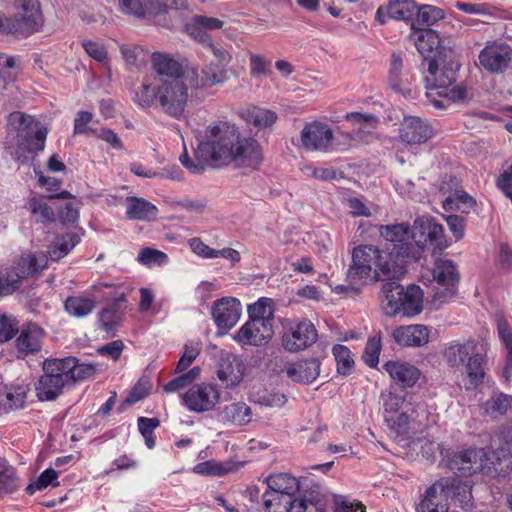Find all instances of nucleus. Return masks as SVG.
<instances>
[{"instance_id":"obj_1","label":"nucleus","mask_w":512,"mask_h":512,"mask_svg":"<svg viewBox=\"0 0 512 512\" xmlns=\"http://www.w3.org/2000/svg\"><path fill=\"white\" fill-rule=\"evenodd\" d=\"M426 65V96L434 107L443 109L451 103H464L470 98L465 87L450 88L456 81V73L460 67L451 48H442Z\"/></svg>"},{"instance_id":"obj_2","label":"nucleus","mask_w":512,"mask_h":512,"mask_svg":"<svg viewBox=\"0 0 512 512\" xmlns=\"http://www.w3.org/2000/svg\"><path fill=\"white\" fill-rule=\"evenodd\" d=\"M511 465L510 456L504 450L470 448L456 452L449 460V467L461 476L483 473L496 476L505 473Z\"/></svg>"},{"instance_id":"obj_3","label":"nucleus","mask_w":512,"mask_h":512,"mask_svg":"<svg viewBox=\"0 0 512 512\" xmlns=\"http://www.w3.org/2000/svg\"><path fill=\"white\" fill-rule=\"evenodd\" d=\"M239 134L236 124L226 120L214 121L204 130V139L198 144V154L204 160H211L215 167L227 165Z\"/></svg>"},{"instance_id":"obj_4","label":"nucleus","mask_w":512,"mask_h":512,"mask_svg":"<svg viewBox=\"0 0 512 512\" xmlns=\"http://www.w3.org/2000/svg\"><path fill=\"white\" fill-rule=\"evenodd\" d=\"M381 261V250L373 245H359L352 251V264L349 266L346 280L350 286L338 285L335 292L349 289L356 291L368 281H374V274Z\"/></svg>"},{"instance_id":"obj_5","label":"nucleus","mask_w":512,"mask_h":512,"mask_svg":"<svg viewBox=\"0 0 512 512\" xmlns=\"http://www.w3.org/2000/svg\"><path fill=\"white\" fill-rule=\"evenodd\" d=\"M8 124L17 133V160H21L26 152L37 153L44 149L47 129L39 127V123L32 116L15 111L8 116Z\"/></svg>"},{"instance_id":"obj_6","label":"nucleus","mask_w":512,"mask_h":512,"mask_svg":"<svg viewBox=\"0 0 512 512\" xmlns=\"http://www.w3.org/2000/svg\"><path fill=\"white\" fill-rule=\"evenodd\" d=\"M422 279L428 283H436L439 290L433 296L434 304H442L452 299L459 283V273L456 264L445 258H437L430 269L422 273Z\"/></svg>"},{"instance_id":"obj_7","label":"nucleus","mask_w":512,"mask_h":512,"mask_svg":"<svg viewBox=\"0 0 512 512\" xmlns=\"http://www.w3.org/2000/svg\"><path fill=\"white\" fill-rule=\"evenodd\" d=\"M42 20L38 0H20L18 16H0V33L28 36L39 29Z\"/></svg>"},{"instance_id":"obj_8","label":"nucleus","mask_w":512,"mask_h":512,"mask_svg":"<svg viewBox=\"0 0 512 512\" xmlns=\"http://www.w3.org/2000/svg\"><path fill=\"white\" fill-rule=\"evenodd\" d=\"M189 99L188 86L184 79H168L158 83V103L162 111L179 119Z\"/></svg>"},{"instance_id":"obj_9","label":"nucleus","mask_w":512,"mask_h":512,"mask_svg":"<svg viewBox=\"0 0 512 512\" xmlns=\"http://www.w3.org/2000/svg\"><path fill=\"white\" fill-rule=\"evenodd\" d=\"M411 238L420 250L433 247L441 252L449 246L443 226L432 217H417L411 228Z\"/></svg>"},{"instance_id":"obj_10","label":"nucleus","mask_w":512,"mask_h":512,"mask_svg":"<svg viewBox=\"0 0 512 512\" xmlns=\"http://www.w3.org/2000/svg\"><path fill=\"white\" fill-rule=\"evenodd\" d=\"M43 372L35 384L36 395L41 401L55 400L68 383L60 359L45 360Z\"/></svg>"},{"instance_id":"obj_11","label":"nucleus","mask_w":512,"mask_h":512,"mask_svg":"<svg viewBox=\"0 0 512 512\" xmlns=\"http://www.w3.org/2000/svg\"><path fill=\"white\" fill-rule=\"evenodd\" d=\"M221 399V392L215 384L192 385L183 395V405L191 412L205 413L214 410Z\"/></svg>"},{"instance_id":"obj_12","label":"nucleus","mask_w":512,"mask_h":512,"mask_svg":"<svg viewBox=\"0 0 512 512\" xmlns=\"http://www.w3.org/2000/svg\"><path fill=\"white\" fill-rule=\"evenodd\" d=\"M318 333L314 324L306 319L289 321L282 335V345L290 352L305 350L317 341Z\"/></svg>"},{"instance_id":"obj_13","label":"nucleus","mask_w":512,"mask_h":512,"mask_svg":"<svg viewBox=\"0 0 512 512\" xmlns=\"http://www.w3.org/2000/svg\"><path fill=\"white\" fill-rule=\"evenodd\" d=\"M332 128L321 121L306 123L300 132V146L309 152L327 153L333 149Z\"/></svg>"},{"instance_id":"obj_14","label":"nucleus","mask_w":512,"mask_h":512,"mask_svg":"<svg viewBox=\"0 0 512 512\" xmlns=\"http://www.w3.org/2000/svg\"><path fill=\"white\" fill-rule=\"evenodd\" d=\"M427 410L421 404L408 405L406 409L384 416L389 430L396 435L407 434L410 429L424 426L427 421Z\"/></svg>"},{"instance_id":"obj_15","label":"nucleus","mask_w":512,"mask_h":512,"mask_svg":"<svg viewBox=\"0 0 512 512\" xmlns=\"http://www.w3.org/2000/svg\"><path fill=\"white\" fill-rule=\"evenodd\" d=\"M230 154L227 165L235 163L240 167L257 168L264 159L261 144L254 137H245L241 133Z\"/></svg>"},{"instance_id":"obj_16","label":"nucleus","mask_w":512,"mask_h":512,"mask_svg":"<svg viewBox=\"0 0 512 512\" xmlns=\"http://www.w3.org/2000/svg\"><path fill=\"white\" fill-rule=\"evenodd\" d=\"M263 504L267 512H322L313 501L296 499L269 490L263 495Z\"/></svg>"},{"instance_id":"obj_17","label":"nucleus","mask_w":512,"mask_h":512,"mask_svg":"<svg viewBox=\"0 0 512 512\" xmlns=\"http://www.w3.org/2000/svg\"><path fill=\"white\" fill-rule=\"evenodd\" d=\"M479 63L491 73L504 72L512 60V48L504 42L488 43L479 53Z\"/></svg>"},{"instance_id":"obj_18","label":"nucleus","mask_w":512,"mask_h":512,"mask_svg":"<svg viewBox=\"0 0 512 512\" xmlns=\"http://www.w3.org/2000/svg\"><path fill=\"white\" fill-rule=\"evenodd\" d=\"M378 231L380 237L393 244V251L400 252V255H404V257H419V251L408 241L411 237V229L408 224L381 225Z\"/></svg>"},{"instance_id":"obj_19","label":"nucleus","mask_w":512,"mask_h":512,"mask_svg":"<svg viewBox=\"0 0 512 512\" xmlns=\"http://www.w3.org/2000/svg\"><path fill=\"white\" fill-rule=\"evenodd\" d=\"M418 258L404 257L400 252L391 250L389 253L381 251V261L374 274V281L400 279L407 272V265Z\"/></svg>"},{"instance_id":"obj_20","label":"nucleus","mask_w":512,"mask_h":512,"mask_svg":"<svg viewBox=\"0 0 512 512\" xmlns=\"http://www.w3.org/2000/svg\"><path fill=\"white\" fill-rule=\"evenodd\" d=\"M273 335V323L249 319L236 332L234 339L243 345L262 346L267 344Z\"/></svg>"},{"instance_id":"obj_21","label":"nucleus","mask_w":512,"mask_h":512,"mask_svg":"<svg viewBox=\"0 0 512 512\" xmlns=\"http://www.w3.org/2000/svg\"><path fill=\"white\" fill-rule=\"evenodd\" d=\"M433 135L430 124L416 116L404 117L399 125V139L408 145L425 143Z\"/></svg>"},{"instance_id":"obj_22","label":"nucleus","mask_w":512,"mask_h":512,"mask_svg":"<svg viewBox=\"0 0 512 512\" xmlns=\"http://www.w3.org/2000/svg\"><path fill=\"white\" fill-rule=\"evenodd\" d=\"M48 263L45 254L25 253L15 262L11 271H4L9 274V280H14V290L18 288L19 280L33 276L42 271Z\"/></svg>"},{"instance_id":"obj_23","label":"nucleus","mask_w":512,"mask_h":512,"mask_svg":"<svg viewBox=\"0 0 512 512\" xmlns=\"http://www.w3.org/2000/svg\"><path fill=\"white\" fill-rule=\"evenodd\" d=\"M245 366L242 360L233 354L221 356L216 370V376L224 388L233 389L243 380Z\"/></svg>"},{"instance_id":"obj_24","label":"nucleus","mask_w":512,"mask_h":512,"mask_svg":"<svg viewBox=\"0 0 512 512\" xmlns=\"http://www.w3.org/2000/svg\"><path fill=\"white\" fill-rule=\"evenodd\" d=\"M449 486L448 480H437L425 492L417 506V512H447Z\"/></svg>"},{"instance_id":"obj_25","label":"nucleus","mask_w":512,"mask_h":512,"mask_svg":"<svg viewBox=\"0 0 512 512\" xmlns=\"http://www.w3.org/2000/svg\"><path fill=\"white\" fill-rule=\"evenodd\" d=\"M187 79L192 88L204 89L224 83L228 79V72L226 67L212 61L201 70V74L197 68H193L187 73Z\"/></svg>"},{"instance_id":"obj_26","label":"nucleus","mask_w":512,"mask_h":512,"mask_svg":"<svg viewBox=\"0 0 512 512\" xmlns=\"http://www.w3.org/2000/svg\"><path fill=\"white\" fill-rule=\"evenodd\" d=\"M241 315V304L233 297L217 300L212 307V317L219 328L230 329L236 325Z\"/></svg>"},{"instance_id":"obj_27","label":"nucleus","mask_w":512,"mask_h":512,"mask_svg":"<svg viewBox=\"0 0 512 512\" xmlns=\"http://www.w3.org/2000/svg\"><path fill=\"white\" fill-rule=\"evenodd\" d=\"M152 68L157 74L156 81L160 83L168 79H187L185 69L179 61L169 54L155 52L152 55Z\"/></svg>"},{"instance_id":"obj_28","label":"nucleus","mask_w":512,"mask_h":512,"mask_svg":"<svg viewBox=\"0 0 512 512\" xmlns=\"http://www.w3.org/2000/svg\"><path fill=\"white\" fill-rule=\"evenodd\" d=\"M383 368L395 383L405 388L413 387L421 376L415 365L405 361H387Z\"/></svg>"},{"instance_id":"obj_29","label":"nucleus","mask_w":512,"mask_h":512,"mask_svg":"<svg viewBox=\"0 0 512 512\" xmlns=\"http://www.w3.org/2000/svg\"><path fill=\"white\" fill-rule=\"evenodd\" d=\"M251 407L244 401H236L222 407L217 413L219 422L227 426L242 427L252 421Z\"/></svg>"},{"instance_id":"obj_30","label":"nucleus","mask_w":512,"mask_h":512,"mask_svg":"<svg viewBox=\"0 0 512 512\" xmlns=\"http://www.w3.org/2000/svg\"><path fill=\"white\" fill-rule=\"evenodd\" d=\"M394 341L404 347H421L429 341V330L421 324L399 326L392 332Z\"/></svg>"},{"instance_id":"obj_31","label":"nucleus","mask_w":512,"mask_h":512,"mask_svg":"<svg viewBox=\"0 0 512 512\" xmlns=\"http://www.w3.org/2000/svg\"><path fill=\"white\" fill-rule=\"evenodd\" d=\"M481 343L473 339H469L465 342L453 341L449 343L444 351L443 358L446 364L450 367H461L463 366L470 356L478 349Z\"/></svg>"},{"instance_id":"obj_32","label":"nucleus","mask_w":512,"mask_h":512,"mask_svg":"<svg viewBox=\"0 0 512 512\" xmlns=\"http://www.w3.org/2000/svg\"><path fill=\"white\" fill-rule=\"evenodd\" d=\"M411 81L409 73L403 70V60L400 54L392 53L388 72V85L404 97L411 96Z\"/></svg>"},{"instance_id":"obj_33","label":"nucleus","mask_w":512,"mask_h":512,"mask_svg":"<svg viewBox=\"0 0 512 512\" xmlns=\"http://www.w3.org/2000/svg\"><path fill=\"white\" fill-rule=\"evenodd\" d=\"M320 373V362L315 359H304L291 363L286 367L287 376L295 382L309 384L313 382Z\"/></svg>"},{"instance_id":"obj_34","label":"nucleus","mask_w":512,"mask_h":512,"mask_svg":"<svg viewBox=\"0 0 512 512\" xmlns=\"http://www.w3.org/2000/svg\"><path fill=\"white\" fill-rule=\"evenodd\" d=\"M238 115L247 124L259 129L270 128L278 120V115L275 111L254 105L241 108L238 111Z\"/></svg>"},{"instance_id":"obj_35","label":"nucleus","mask_w":512,"mask_h":512,"mask_svg":"<svg viewBox=\"0 0 512 512\" xmlns=\"http://www.w3.org/2000/svg\"><path fill=\"white\" fill-rule=\"evenodd\" d=\"M402 288L403 286L395 281L382 285L380 290V307L386 316L394 317L400 314Z\"/></svg>"},{"instance_id":"obj_36","label":"nucleus","mask_w":512,"mask_h":512,"mask_svg":"<svg viewBox=\"0 0 512 512\" xmlns=\"http://www.w3.org/2000/svg\"><path fill=\"white\" fill-rule=\"evenodd\" d=\"M411 38L413 39L418 52L424 57L425 64L428 63L434 55L444 46H441V40L436 31L424 29L415 31Z\"/></svg>"},{"instance_id":"obj_37","label":"nucleus","mask_w":512,"mask_h":512,"mask_svg":"<svg viewBox=\"0 0 512 512\" xmlns=\"http://www.w3.org/2000/svg\"><path fill=\"white\" fill-rule=\"evenodd\" d=\"M487 344L481 343L478 349L465 363L466 375L472 387L476 388L485 378V365L487 363Z\"/></svg>"},{"instance_id":"obj_38","label":"nucleus","mask_w":512,"mask_h":512,"mask_svg":"<svg viewBox=\"0 0 512 512\" xmlns=\"http://www.w3.org/2000/svg\"><path fill=\"white\" fill-rule=\"evenodd\" d=\"M423 309V292L417 285H409L402 288V301L400 314L405 317H414Z\"/></svg>"},{"instance_id":"obj_39","label":"nucleus","mask_w":512,"mask_h":512,"mask_svg":"<svg viewBox=\"0 0 512 512\" xmlns=\"http://www.w3.org/2000/svg\"><path fill=\"white\" fill-rule=\"evenodd\" d=\"M42 336L43 330L39 326L36 324L28 325L21 331L16 340L18 351L25 355L39 351Z\"/></svg>"},{"instance_id":"obj_40","label":"nucleus","mask_w":512,"mask_h":512,"mask_svg":"<svg viewBox=\"0 0 512 512\" xmlns=\"http://www.w3.org/2000/svg\"><path fill=\"white\" fill-rule=\"evenodd\" d=\"M126 215L131 220H153L157 216V208L149 201L138 197L126 198Z\"/></svg>"},{"instance_id":"obj_41","label":"nucleus","mask_w":512,"mask_h":512,"mask_svg":"<svg viewBox=\"0 0 512 512\" xmlns=\"http://www.w3.org/2000/svg\"><path fill=\"white\" fill-rule=\"evenodd\" d=\"M268 490L294 498L300 489L299 480L288 473L270 475L267 479Z\"/></svg>"},{"instance_id":"obj_42","label":"nucleus","mask_w":512,"mask_h":512,"mask_svg":"<svg viewBox=\"0 0 512 512\" xmlns=\"http://www.w3.org/2000/svg\"><path fill=\"white\" fill-rule=\"evenodd\" d=\"M67 381H81L92 377L96 373V367L92 364L78 363L74 357L60 359Z\"/></svg>"},{"instance_id":"obj_43","label":"nucleus","mask_w":512,"mask_h":512,"mask_svg":"<svg viewBox=\"0 0 512 512\" xmlns=\"http://www.w3.org/2000/svg\"><path fill=\"white\" fill-rule=\"evenodd\" d=\"M512 408V396L502 392L494 393L481 405L484 415L497 418L505 415Z\"/></svg>"},{"instance_id":"obj_44","label":"nucleus","mask_w":512,"mask_h":512,"mask_svg":"<svg viewBox=\"0 0 512 512\" xmlns=\"http://www.w3.org/2000/svg\"><path fill=\"white\" fill-rule=\"evenodd\" d=\"M441 480H448L451 484L447 493L448 498L454 499L455 502L463 508L470 506L473 497L471 485L469 483H464L461 480L452 477L441 478Z\"/></svg>"},{"instance_id":"obj_45","label":"nucleus","mask_w":512,"mask_h":512,"mask_svg":"<svg viewBox=\"0 0 512 512\" xmlns=\"http://www.w3.org/2000/svg\"><path fill=\"white\" fill-rule=\"evenodd\" d=\"M121 11L136 18L155 16L154 0H119Z\"/></svg>"},{"instance_id":"obj_46","label":"nucleus","mask_w":512,"mask_h":512,"mask_svg":"<svg viewBox=\"0 0 512 512\" xmlns=\"http://www.w3.org/2000/svg\"><path fill=\"white\" fill-rule=\"evenodd\" d=\"M96 306L94 297L88 295L69 297L65 301L66 311L75 317H85L90 314Z\"/></svg>"},{"instance_id":"obj_47","label":"nucleus","mask_w":512,"mask_h":512,"mask_svg":"<svg viewBox=\"0 0 512 512\" xmlns=\"http://www.w3.org/2000/svg\"><path fill=\"white\" fill-rule=\"evenodd\" d=\"M80 241L75 233H66L56 238L53 245L49 248V256L53 261H58L65 257Z\"/></svg>"},{"instance_id":"obj_48","label":"nucleus","mask_w":512,"mask_h":512,"mask_svg":"<svg viewBox=\"0 0 512 512\" xmlns=\"http://www.w3.org/2000/svg\"><path fill=\"white\" fill-rule=\"evenodd\" d=\"M476 206V200L463 190H455L443 202L445 210H458L469 213Z\"/></svg>"},{"instance_id":"obj_49","label":"nucleus","mask_w":512,"mask_h":512,"mask_svg":"<svg viewBox=\"0 0 512 512\" xmlns=\"http://www.w3.org/2000/svg\"><path fill=\"white\" fill-rule=\"evenodd\" d=\"M250 320H259L272 323L274 318L273 301L270 298L262 297L257 302L248 306Z\"/></svg>"},{"instance_id":"obj_50","label":"nucleus","mask_w":512,"mask_h":512,"mask_svg":"<svg viewBox=\"0 0 512 512\" xmlns=\"http://www.w3.org/2000/svg\"><path fill=\"white\" fill-rule=\"evenodd\" d=\"M388 11L391 19L407 21L416 15L417 5L414 0H392Z\"/></svg>"},{"instance_id":"obj_51","label":"nucleus","mask_w":512,"mask_h":512,"mask_svg":"<svg viewBox=\"0 0 512 512\" xmlns=\"http://www.w3.org/2000/svg\"><path fill=\"white\" fill-rule=\"evenodd\" d=\"M25 207L37 222H52L55 219L54 210L37 197L29 198Z\"/></svg>"},{"instance_id":"obj_52","label":"nucleus","mask_w":512,"mask_h":512,"mask_svg":"<svg viewBox=\"0 0 512 512\" xmlns=\"http://www.w3.org/2000/svg\"><path fill=\"white\" fill-rule=\"evenodd\" d=\"M383 405V416L406 409L408 405H417L416 403L407 401L404 395L396 394L392 391L381 395Z\"/></svg>"},{"instance_id":"obj_53","label":"nucleus","mask_w":512,"mask_h":512,"mask_svg":"<svg viewBox=\"0 0 512 512\" xmlns=\"http://www.w3.org/2000/svg\"><path fill=\"white\" fill-rule=\"evenodd\" d=\"M200 373L201 369L199 367H193L188 372L169 381L166 385H164L163 389L167 393L178 392L198 379L200 377Z\"/></svg>"},{"instance_id":"obj_54","label":"nucleus","mask_w":512,"mask_h":512,"mask_svg":"<svg viewBox=\"0 0 512 512\" xmlns=\"http://www.w3.org/2000/svg\"><path fill=\"white\" fill-rule=\"evenodd\" d=\"M15 470L0 458V493H12L17 489Z\"/></svg>"},{"instance_id":"obj_55","label":"nucleus","mask_w":512,"mask_h":512,"mask_svg":"<svg viewBox=\"0 0 512 512\" xmlns=\"http://www.w3.org/2000/svg\"><path fill=\"white\" fill-rule=\"evenodd\" d=\"M25 399L22 391L0 393V414L23 408Z\"/></svg>"},{"instance_id":"obj_56","label":"nucleus","mask_w":512,"mask_h":512,"mask_svg":"<svg viewBox=\"0 0 512 512\" xmlns=\"http://www.w3.org/2000/svg\"><path fill=\"white\" fill-rule=\"evenodd\" d=\"M137 261L148 267L163 266L168 263V256L160 250L147 247L138 253Z\"/></svg>"},{"instance_id":"obj_57","label":"nucleus","mask_w":512,"mask_h":512,"mask_svg":"<svg viewBox=\"0 0 512 512\" xmlns=\"http://www.w3.org/2000/svg\"><path fill=\"white\" fill-rule=\"evenodd\" d=\"M195 159H191L188 155L187 150L180 155L179 160L181 164L186 167L191 173L199 174L202 173L207 167H215L211 160H204L198 154V148L194 153Z\"/></svg>"},{"instance_id":"obj_58","label":"nucleus","mask_w":512,"mask_h":512,"mask_svg":"<svg viewBox=\"0 0 512 512\" xmlns=\"http://www.w3.org/2000/svg\"><path fill=\"white\" fill-rule=\"evenodd\" d=\"M497 331L507 350L506 372L512 368V329L502 317L497 318Z\"/></svg>"},{"instance_id":"obj_59","label":"nucleus","mask_w":512,"mask_h":512,"mask_svg":"<svg viewBox=\"0 0 512 512\" xmlns=\"http://www.w3.org/2000/svg\"><path fill=\"white\" fill-rule=\"evenodd\" d=\"M232 471V465L229 463H219L215 461H206L197 464L194 467V472L200 475L207 476H223Z\"/></svg>"},{"instance_id":"obj_60","label":"nucleus","mask_w":512,"mask_h":512,"mask_svg":"<svg viewBox=\"0 0 512 512\" xmlns=\"http://www.w3.org/2000/svg\"><path fill=\"white\" fill-rule=\"evenodd\" d=\"M444 11L436 6L423 5L417 7V22L422 25L431 26L444 18Z\"/></svg>"},{"instance_id":"obj_61","label":"nucleus","mask_w":512,"mask_h":512,"mask_svg":"<svg viewBox=\"0 0 512 512\" xmlns=\"http://www.w3.org/2000/svg\"><path fill=\"white\" fill-rule=\"evenodd\" d=\"M381 349V338L379 336L369 337L362 355L364 362L372 368L376 367L379 363Z\"/></svg>"},{"instance_id":"obj_62","label":"nucleus","mask_w":512,"mask_h":512,"mask_svg":"<svg viewBox=\"0 0 512 512\" xmlns=\"http://www.w3.org/2000/svg\"><path fill=\"white\" fill-rule=\"evenodd\" d=\"M135 101L143 108H149L155 101L158 102V82L155 85L143 84L135 94Z\"/></svg>"},{"instance_id":"obj_63","label":"nucleus","mask_w":512,"mask_h":512,"mask_svg":"<svg viewBox=\"0 0 512 512\" xmlns=\"http://www.w3.org/2000/svg\"><path fill=\"white\" fill-rule=\"evenodd\" d=\"M57 478L58 473L54 469L48 468L40 474L34 483L29 484L26 490L29 494H33L47 488L49 485L58 486Z\"/></svg>"},{"instance_id":"obj_64","label":"nucleus","mask_w":512,"mask_h":512,"mask_svg":"<svg viewBox=\"0 0 512 512\" xmlns=\"http://www.w3.org/2000/svg\"><path fill=\"white\" fill-rule=\"evenodd\" d=\"M333 355L337 362L338 372L347 374L354 364L350 350L341 344H337L332 349Z\"/></svg>"}]
</instances>
